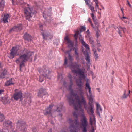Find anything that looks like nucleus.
<instances>
[{"instance_id": "obj_1", "label": "nucleus", "mask_w": 132, "mask_h": 132, "mask_svg": "<svg viewBox=\"0 0 132 132\" xmlns=\"http://www.w3.org/2000/svg\"><path fill=\"white\" fill-rule=\"evenodd\" d=\"M81 96L79 97L77 94L76 96L73 95H70L68 97V102L70 105H73L74 107L75 111L73 112L74 117L77 118L79 114H81V127L82 128L83 132H87L86 127L88 125L87 119L84 114V109L82 108L81 104L84 105V107L86 108V102L83 96V92L81 89L80 88Z\"/></svg>"}, {"instance_id": "obj_2", "label": "nucleus", "mask_w": 132, "mask_h": 132, "mask_svg": "<svg viewBox=\"0 0 132 132\" xmlns=\"http://www.w3.org/2000/svg\"><path fill=\"white\" fill-rule=\"evenodd\" d=\"M64 39L67 42L68 46L70 50L66 51L64 52L65 53L68 54V57L69 61L68 62L67 57H65L64 60V65L66 68L69 67L71 69L72 73L74 74L79 75L80 78H84V73L85 69L84 68L79 69V68L81 66L80 64H78L76 63H73L72 62L73 59L70 54V52L73 48V42L70 40L67 36L65 37Z\"/></svg>"}, {"instance_id": "obj_3", "label": "nucleus", "mask_w": 132, "mask_h": 132, "mask_svg": "<svg viewBox=\"0 0 132 132\" xmlns=\"http://www.w3.org/2000/svg\"><path fill=\"white\" fill-rule=\"evenodd\" d=\"M33 55V52L30 51L26 49H24L22 51L21 54L15 61V62L19 64L20 70L21 71L22 68L25 65L24 63L29 59L32 60V55Z\"/></svg>"}, {"instance_id": "obj_4", "label": "nucleus", "mask_w": 132, "mask_h": 132, "mask_svg": "<svg viewBox=\"0 0 132 132\" xmlns=\"http://www.w3.org/2000/svg\"><path fill=\"white\" fill-rule=\"evenodd\" d=\"M85 89L87 90H88L89 93V95L88 96L89 101L88 104L89 106L87 108L86 104V108H85L86 109L87 111L88 114L89 115L94 114V105H92V103H93V96L91 92V88L90 86L89 83L88 82V79H87L86 82L85 84Z\"/></svg>"}, {"instance_id": "obj_5", "label": "nucleus", "mask_w": 132, "mask_h": 132, "mask_svg": "<svg viewBox=\"0 0 132 132\" xmlns=\"http://www.w3.org/2000/svg\"><path fill=\"white\" fill-rule=\"evenodd\" d=\"M68 121L70 124L69 128L71 132H77L76 130L80 128L78 120L76 118L73 120H72L71 118H69Z\"/></svg>"}, {"instance_id": "obj_6", "label": "nucleus", "mask_w": 132, "mask_h": 132, "mask_svg": "<svg viewBox=\"0 0 132 132\" xmlns=\"http://www.w3.org/2000/svg\"><path fill=\"white\" fill-rule=\"evenodd\" d=\"M42 70L39 71L40 73L41 74L39 78V81L40 82H42L43 81L44 77L47 79H50V74L51 72L49 70L48 68L46 67Z\"/></svg>"}, {"instance_id": "obj_7", "label": "nucleus", "mask_w": 132, "mask_h": 132, "mask_svg": "<svg viewBox=\"0 0 132 132\" xmlns=\"http://www.w3.org/2000/svg\"><path fill=\"white\" fill-rule=\"evenodd\" d=\"M16 124V128L19 130L24 132L26 130L27 126L24 121L22 120H18Z\"/></svg>"}, {"instance_id": "obj_8", "label": "nucleus", "mask_w": 132, "mask_h": 132, "mask_svg": "<svg viewBox=\"0 0 132 132\" xmlns=\"http://www.w3.org/2000/svg\"><path fill=\"white\" fill-rule=\"evenodd\" d=\"M36 13V12H32L31 9L29 7L26 8L24 9V13L26 15L25 17L27 20L29 21L30 18L33 16V15Z\"/></svg>"}, {"instance_id": "obj_9", "label": "nucleus", "mask_w": 132, "mask_h": 132, "mask_svg": "<svg viewBox=\"0 0 132 132\" xmlns=\"http://www.w3.org/2000/svg\"><path fill=\"white\" fill-rule=\"evenodd\" d=\"M42 25H40L39 26L40 29L42 31L41 32L42 36H43V38L44 39H51L53 37V36L52 35H49L47 33V32L46 30H44L43 32V30L42 29Z\"/></svg>"}, {"instance_id": "obj_10", "label": "nucleus", "mask_w": 132, "mask_h": 132, "mask_svg": "<svg viewBox=\"0 0 132 132\" xmlns=\"http://www.w3.org/2000/svg\"><path fill=\"white\" fill-rule=\"evenodd\" d=\"M83 53L84 56L85 57V59L87 62V65L88 67V69H87V70H88L90 68V57L89 56L88 52L87 51L85 50L83 51Z\"/></svg>"}, {"instance_id": "obj_11", "label": "nucleus", "mask_w": 132, "mask_h": 132, "mask_svg": "<svg viewBox=\"0 0 132 132\" xmlns=\"http://www.w3.org/2000/svg\"><path fill=\"white\" fill-rule=\"evenodd\" d=\"M18 49L16 47H13L11 50L10 53L9 58L10 59L14 58L17 53Z\"/></svg>"}, {"instance_id": "obj_12", "label": "nucleus", "mask_w": 132, "mask_h": 132, "mask_svg": "<svg viewBox=\"0 0 132 132\" xmlns=\"http://www.w3.org/2000/svg\"><path fill=\"white\" fill-rule=\"evenodd\" d=\"M13 97L14 99L16 100H18L19 99L21 100L23 97V94L21 91L15 92L14 94Z\"/></svg>"}, {"instance_id": "obj_13", "label": "nucleus", "mask_w": 132, "mask_h": 132, "mask_svg": "<svg viewBox=\"0 0 132 132\" xmlns=\"http://www.w3.org/2000/svg\"><path fill=\"white\" fill-rule=\"evenodd\" d=\"M115 30L119 34L121 37L122 36V32L124 33L126 31V29L125 27L122 28L120 26L116 28Z\"/></svg>"}, {"instance_id": "obj_14", "label": "nucleus", "mask_w": 132, "mask_h": 132, "mask_svg": "<svg viewBox=\"0 0 132 132\" xmlns=\"http://www.w3.org/2000/svg\"><path fill=\"white\" fill-rule=\"evenodd\" d=\"M53 104H51L48 107L46 108L45 110L43 111V113L45 115H47L48 114H50L51 115V111L52 108L53 106Z\"/></svg>"}, {"instance_id": "obj_15", "label": "nucleus", "mask_w": 132, "mask_h": 132, "mask_svg": "<svg viewBox=\"0 0 132 132\" xmlns=\"http://www.w3.org/2000/svg\"><path fill=\"white\" fill-rule=\"evenodd\" d=\"M22 29V25L21 24H18L13 27L9 31V32H11L12 31H19Z\"/></svg>"}, {"instance_id": "obj_16", "label": "nucleus", "mask_w": 132, "mask_h": 132, "mask_svg": "<svg viewBox=\"0 0 132 132\" xmlns=\"http://www.w3.org/2000/svg\"><path fill=\"white\" fill-rule=\"evenodd\" d=\"M85 72H84V74L85 73ZM76 74L77 76L78 75L79 76V78L80 79H78L76 80V84L80 88H82V83L81 80L85 79L86 78V76H85V74H84V76H85L84 78H79V75L78 74Z\"/></svg>"}, {"instance_id": "obj_17", "label": "nucleus", "mask_w": 132, "mask_h": 132, "mask_svg": "<svg viewBox=\"0 0 132 132\" xmlns=\"http://www.w3.org/2000/svg\"><path fill=\"white\" fill-rule=\"evenodd\" d=\"M70 85L68 88V89L70 91V95H73L75 96H76L77 94L74 93L73 89L72 88V86L73 85V83L72 80L70 81Z\"/></svg>"}, {"instance_id": "obj_18", "label": "nucleus", "mask_w": 132, "mask_h": 132, "mask_svg": "<svg viewBox=\"0 0 132 132\" xmlns=\"http://www.w3.org/2000/svg\"><path fill=\"white\" fill-rule=\"evenodd\" d=\"M80 40L81 42L82 45L84 46L86 49V50L87 51H90V48L89 47V45L86 43L84 41L83 39L82 38L81 39L80 37Z\"/></svg>"}, {"instance_id": "obj_19", "label": "nucleus", "mask_w": 132, "mask_h": 132, "mask_svg": "<svg viewBox=\"0 0 132 132\" xmlns=\"http://www.w3.org/2000/svg\"><path fill=\"white\" fill-rule=\"evenodd\" d=\"M12 124V122L11 121L9 120H7L5 121L3 123V126L5 127H10L11 124ZM6 129H7L9 131L8 129H10L8 128Z\"/></svg>"}, {"instance_id": "obj_20", "label": "nucleus", "mask_w": 132, "mask_h": 132, "mask_svg": "<svg viewBox=\"0 0 132 132\" xmlns=\"http://www.w3.org/2000/svg\"><path fill=\"white\" fill-rule=\"evenodd\" d=\"M90 118V122L91 125L96 123L95 118L94 114L91 115L89 116Z\"/></svg>"}, {"instance_id": "obj_21", "label": "nucleus", "mask_w": 132, "mask_h": 132, "mask_svg": "<svg viewBox=\"0 0 132 132\" xmlns=\"http://www.w3.org/2000/svg\"><path fill=\"white\" fill-rule=\"evenodd\" d=\"M38 95L39 97H43V96L45 95H46L47 96H48V93H44L42 89L40 90L38 93Z\"/></svg>"}, {"instance_id": "obj_22", "label": "nucleus", "mask_w": 132, "mask_h": 132, "mask_svg": "<svg viewBox=\"0 0 132 132\" xmlns=\"http://www.w3.org/2000/svg\"><path fill=\"white\" fill-rule=\"evenodd\" d=\"M9 100V99L6 97H0V101H2L4 104H6L8 102Z\"/></svg>"}, {"instance_id": "obj_23", "label": "nucleus", "mask_w": 132, "mask_h": 132, "mask_svg": "<svg viewBox=\"0 0 132 132\" xmlns=\"http://www.w3.org/2000/svg\"><path fill=\"white\" fill-rule=\"evenodd\" d=\"M24 38L25 40L29 41L31 40V36L28 34L25 33L24 35Z\"/></svg>"}, {"instance_id": "obj_24", "label": "nucleus", "mask_w": 132, "mask_h": 132, "mask_svg": "<svg viewBox=\"0 0 132 132\" xmlns=\"http://www.w3.org/2000/svg\"><path fill=\"white\" fill-rule=\"evenodd\" d=\"M5 1L4 0L0 1V10L2 11L5 6Z\"/></svg>"}, {"instance_id": "obj_25", "label": "nucleus", "mask_w": 132, "mask_h": 132, "mask_svg": "<svg viewBox=\"0 0 132 132\" xmlns=\"http://www.w3.org/2000/svg\"><path fill=\"white\" fill-rule=\"evenodd\" d=\"M88 38L90 43L92 44V48L95 47V46L94 44V41L92 37H89Z\"/></svg>"}, {"instance_id": "obj_26", "label": "nucleus", "mask_w": 132, "mask_h": 132, "mask_svg": "<svg viewBox=\"0 0 132 132\" xmlns=\"http://www.w3.org/2000/svg\"><path fill=\"white\" fill-rule=\"evenodd\" d=\"M13 79L11 78L9 80L6 81L5 84V85L6 86H9L11 84H13L14 83L12 82V80Z\"/></svg>"}, {"instance_id": "obj_27", "label": "nucleus", "mask_w": 132, "mask_h": 132, "mask_svg": "<svg viewBox=\"0 0 132 132\" xmlns=\"http://www.w3.org/2000/svg\"><path fill=\"white\" fill-rule=\"evenodd\" d=\"M7 72V70L5 69L0 74V78L3 79L5 78Z\"/></svg>"}, {"instance_id": "obj_28", "label": "nucleus", "mask_w": 132, "mask_h": 132, "mask_svg": "<svg viewBox=\"0 0 132 132\" xmlns=\"http://www.w3.org/2000/svg\"><path fill=\"white\" fill-rule=\"evenodd\" d=\"M9 18V15L8 14H6L4 15L3 17V21L5 23H7L8 22V20Z\"/></svg>"}, {"instance_id": "obj_29", "label": "nucleus", "mask_w": 132, "mask_h": 132, "mask_svg": "<svg viewBox=\"0 0 132 132\" xmlns=\"http://www.w3.org/2000/svg\"><path fill=\"white\" fill-rule=\"evenodd\" d=\"M92 50L94 52V54L95 59H98V56L97 53L96 49L95 47H94L92 48Z\"/></svg>"}, {"instance_id": "obj_30", "label": "nucleus", "mask_w": 132, "mask_h": 132, "mask_svg": "<svg viewBox=\"0 0 132 132\" xmlns=\"http://www.w3.org/2000/svg\"><path fill=\"white\" fill-rule=\"evenodd\" d=\"M94 24H95V26H94L93 25V26L92 27L95 30L98 29L99 24L96 21V20L94 21Z\"/></svg>"}, {"instance_id": "obj_31", "label": "nucleus", "mask_w": 132, "mask_h": 132, "mask_svg": "<svg viewBox=\"0 0 132 132\" xmlns=\"http://www.w3.org/2000/svg\"><path fill=\"white\" fill-rule=\"evenodd\" d=\"M51 12H47L46 11H45L43 14V16L44 18H45L47 17V16H50L51 15Z\"/></svg>"}, {"instance_id": "obj_32", "label": "nucleus", "mask_w": 132, "mask_h": 132, "mask_svg": "<svg viewBox=\"0 0 132 132\" xmlns=\"http://www.w3.org/2000/svg\"><path fill=\"white\" fill-rule=\"evenodd\" d=\"M87 6L90 9L92 12V13H93L94 11L93 6L91 5L90 4L88 5Z\"/></svg>"}, {"instance_id": "obj_33", "label": "nucleus", "mask_w": 132, "mask_h": 132, "mask_svg": "<svg viewBox=\"0 0 132 132\" xmlns=\"http://www.w3.org/2000/svg\"><path fill=\"white\" fill-rule=\"evenodd\" d=\"M75 34H74V37L76 40H77V36L79 34V31L78 30L77 31H75Z\"/></svg>"}, {"instance_id": "obj_34", "label": "nucleus", "mask_w": 132, "mask_h": 132, "mask_svg": "<svg viewBox=\"0 0 132 132\" xmlns=\"http://www.w3.org/2000/svg\"><path fill=\"white\" fill-rule=\"evenodd\" d=\"M96 109L97 110H100L102 111V109L101 108L100 105L98 103H97L96 104Z\"/></svg>"}, {"instance_id": "obj_35", "label": "nucleus", "mask_w": 132, "mask_h": 132, "mask_svg": "<svg viewBox=\"0 0 132 132\" xmlns=\"http://www.w3.org/2000/svg\"><path fill=\"white\" fill-rule=\"evenodd\" d=\"M5 117L3 114L0 113V121L1 122L3 121Z\"/></svg>"}, {"instance_id": "obj_36", "label": "nucleus", "mask_w": 132, "mask_h": 132, "mask_svg": "<svg viewBox=\"0 0 132 132\" xmlns=\"http://www.w3.org/2000/svg\"><path fill=\"white\" fill-rule=\"evenodd\" d=\"M130 91L129 90L128 92V94H127V95H126V94H125L126 92H125V91L124 92V94H123L124 96L122 97V99L126 98L128 96V95L130 93Z\"/></svg>"}, {"instance_id": "obj_37", "label": "nucleus", "mask_w": 132, "mask_h": 132, "mask_svg": "<svg viewBox=\"0 0 132 132\" xmlns=\"http://www.w3.org/2000/svg\"><path fill=\"white\" fill-rule=\"evenodd\" d=\"M90 15L93 21H94L96 20V17L94 15L93 13H91L90 14Z\"/></svg>"}, {"instance_id": "obj_38", "label": "nucleus", "mask_w": 132, "mask_h": 132, "mask_svg": "<svg viewBox=\"0 0 132 132\" xmlns=\"http://www.w3.org/2000/svg\"><path fill=\"white\" fill-rule=\"evenodd\" d=\"M62 105L60 106V107H58L56 111H57V112H60L62 110Z\"/></svg>"}, {"instance_id": "obj_39", "label": "nucleus", "mask_w": 132, "mask_h": 132, "mask_svg": "<svg viewBox=\"0 0 132 132\" xmlns=\"http://www.w3.org/2000/svg\"><path fill=\"white\" fill-rule=\"evenodd\" d=\"M100 31L98 29L97 30V31L96 32V36L97 38H98L100 35Z\"/></svg>"}, {"instance_id": "obj_40", "label": "nucleus", "mask_w": 132, "mask_h": 132, "mask_svg": "<svg viewBox=\"0 0 132 132\" xmlns=\"http://www.w3.org/2000/svg\"><path fill=\"white\" fill-rule=\"evenodd\" d=\"M78 49L77 48H75V55L77 56H78Z\"/></svg>"}, {"instance_id": "obj_41", "label": "nucleus", "mask_w": 132, "mask_h": 132, "mask_svg": "<svg viewBox=\"0 0 132 132\" xmlns=\"http://www.w3.org/2000/svg\"><path fill=\"white\" fill-rule=\"evenodd\" d=\"M10 130L12 131H13L14 130V127L13 125L12 124H11V126L10 127Z\"/></svg>"}, {"instance_id": "obj_42", "label": "nucleus", "mask_w": 132, "mask_h": 132, "mask_svg": "<svg viewBox=\"0 0 132 132\" xmlns=\"http://www.w3.org/2000/svg\"><path fill=\"white\" fill-rule=\"evenodd\" d=\"M86 3V5H89L90 4L89 3V2H90V0H84Z\"/></svg>"}, {"instance_id": "obj_43", "label": "nucleus", "mask_w": 132, "mask_h": 132, "mask_svg": "<svg viewBox=\"0 0 132 132\" xmlns=\"http://www.w3.org/2000/svg\"><path fill=\"white\" fill-rule=\"evenodd\" d=\"M88 21L90 23V25H91V26H93V24L92 22L91 19L90 18H88Z\"/></svg>"}, {"instance_id": "obj_44", "label": "nucleus", "mask_w": 132, "mask_h": 132, "mask_svg": "<svg viewBox=\"0 0 132 132\" xmlns=\"http://www.w3.org/2000/svg\"><path fill=\"white\" fill-rule=\"evenodd\" d=\"M68 77L70 80V81L72 80V77L71 75L69 74L68 75Z\"/></svg>"}, {"instance_id": "obj_45", "label": "nucleus", "mask_w": 132, "mask_h": 132, "mask_svg": "<svg viewBox=\"0 0 132 132\" xmlns=\"http://www.w3.org/2000/svg\"><path fill=\"white\" fill-rule=\"evenodd\" d=\"M97 47L100 48L101 47H102V46L100 44V42H98V43H97Z\"/></svg>"}, {"instance_id": "obj_46", "label": "nucleus", "mask_w": 132, "mask_h": 132, "mask_svg": "<svg viewBox=\"0 0 132 132\" xmlns=\"http://www.w3.org/2000/svg\"><path fill=\"white\" fill-rule=\"evenodd\" d=\"M0 132H9L7 129H3L2 131L0 130Z\"/></svg>"}, {"instance_id": "obj_47", "label": "nucleus", "mask_w": 132, "mask_h": 132, "mask_svg": "<svg viewBox=\"0 0 132 132\" xmlns=\"http://www.w3.org/2000/svg\"><path fill=\"white\" fill-rule=\"evenodd\" d=\"M81 29L82 31H84L86 30V27L85 26H83L81 27Z\"/></svg>"}, {"instance_id": "obj_48", "label": "nucleus", "mask_w": 132, "mask_h": 132, "mask_svg": "<svg viewBox=\"0 0 132 132\" xmlns=\"http://www.w3.org/2000/svg\"><path fill=\"white\" fill-rule=\"evenodd\" d=\"M99 5L98 4L96 5L95 6V9H96V11H97V9H99Z\"/></svg>"}, {"instance_id": "obj_49", "label": "nucleus", "mask_w": 132, "mask_h": 132, "mask_svg": "<svg viewBox=\"0 0 132 132\" xmlns=\"http://www.w3.org/2000/svg\"><path fill=\"white\" fill-rule=\"evenodd\" d=\"M19 3L20 4H25L23 1L22 0H20L19 2Z\"/></svg>"}, {"instance_id": "obj_50", "label": "nucleus", "mask_w": 132, "mask_h": 132, "mask_svg": "<svg viewBox=\"0 0 132 132\" xmlns=\"http://www.w3.org/2000/svg\"><path fill=\"white\" fill-rule=\"evenodd\" d=\"M4 90L3 89H0V94H1L3 93L4 92Z\"/></svg>"}, {"instance_id": "obj_51", "label": "nucleus", "mask_w": 132, "mask_h": 132, "mask_svg": "<svg viewBox=\"0 0 132 132\" xmlns=\"http://www.w3.org/2000/svg\"><path fill=\"white\" fill-rule=\"evenodd\" d=\"M94 2H95L96 5H97V4H98L99 2L98 1V0H96V1Z\"/></svg>"}, {"instance_id": "obj_52", "label": "nucleus", "mask_w": 132, "mask_h": 132, "mask_svg": "<svg viewBox=\"0 0 132 132\" xmlns=\"http://www.w3.org/2000/svg\"><path fill=\"white\" fill-rule=\"evenodd\" d=\"M33 132H37L36 130V128H34L32 129Z\"/></svg>"}, {"instance_id": "obj_53", "label": "nucleus", "mask_w": 132, "mask_h": 132, "mask_svg": "<svg viewBox=\"0 0 132 132\" xmlns=\"http://www.w3.org/2000/svg\"><path fill=\"white\" fill-rule=\"evenodd\" d=\"M127 2H128V4L130 8H131L132 7V6H131V5L129 3V2L128 1H127Z\"/></svg>"}, {"instance_id": "obj_54", "label": "nucleus", "mask_w": 132, "mask_h": 132, "mask_svg": "<svg viewBox=\"0 0 132 132\" xmlns=\"http://www.w3.org/2000/svg\"><path fill=\"white\" fill-rule=\"evenodd\" d=\"M110 118H111V121H112V119L113 118V117L112 116V115L110 116Z\"/></svg>"}, {"instance_id": "obj_55", "label": "nucleus", "mask_w": 132, "mask_h": 132, "mask_svg": "<svg viewBox=\"0 0 132 132\" xmlns=\"http://www.w3.org/2000/svg\"><path fill=\"white\" fill-rule=\"evenodd\" d=\"M80 38L81 39L82 38V39H83V38L82 37L81 35V34H80L79 35V39H80Z\"/></svg>"}, {"instance_id": "obj_56", "label": "nucleus", "mask_w": 132, "mask_h": 132, "mask_svg": "<svg viewBox=\"0 0 132 132\" xmlns=\"http://www.w3.org/2000/svg\"><path fill=\"white\" fill-rule=\"evenodd\" d=\"M121 10L122 12L123 13V8H121Z\"/></svg>"}, {"instance_id": "obj_57", "label": "nucleus", "mask_w": 132, "mask_h": 132, "mask_svg": "<svg viewBox=\"0 0 132 132\" xmlns=\"http://www.w3.org/2000/svg\"><path fill=\"white\" fill-rule=\"evenodd\" d=\"M97 49L98 51H99V52L101 50V49L100 48L97 47Z\"/></svg>"}, {"instance_id": "obj_58", "label": "nucleus", "mask_w": 132, "mask_h": 132, "mask_svg": "<svg viewBox=\"0 0 132 132\" xmlns=\"http://www.w3.org/2000/svg\"><path fill=\"white\" fill-rule=\"evenodd\" d=\"M86 32L88 33L89 34L90 33V32L89 31V30L88 29L87 31H86Z\"/></svg>"}, {"instance_id": "obj_59", "label": "nucleus", "mask_w": 132, "mask_h": 132, "mask_svg": "<svg viewBox=\"0 0 132 132\" xmlns=\"http://www.w3.org/2000/svg\"><path fill=\"white\" fill-rule=\"evenodd\" d=\"M91 132H94V130L93 128L92 129Z\"/></svg>"}, {"instance_id": "obj_60", "label": "nucleus", "mask_w": 132, "mask_h": 132, "mask_svg": "<svg viewBox=\"0 0 132 132\" xmlns=\"http://www.w3.org/2000/svg\"><path fill=\"white\" fill-rule=\"evenodd\" d=\"M2 42L1 40L0 39V46L2 45Z\"/></svg>"}, {"instance_id": "obj_61", "label": "nucleus", "mask_w": 132, "mask_h": 132, "mask_svg": "<svg viewBox=\"0 0 132 132\" xmlns=\"http://www.w3.org/2000/svg\"><path fill=\"white\" fill-rule=\"evenodd\" d=\"M59 116L60 117H61L62 116V115L61 114H59Z\"/></svg>"}, {"instance_id": "obj_62", "label": "nucleus", "mask_w": 132, "mask_h": 132, "mask_svg": "<svg viewBox=\"0 0 132 132\" xmlns=\"http://www.w3.org/2000/svg\"><path fill=\"white\" fill-rule=\"evenodd\" d=\"M122 18H123V19H126V18H126V17H125V16H123L122 17V18H121V19L122 20Z\"/></svg>"}, {"instance_id": "obj_63", "label": "nucleus", "mask_w": 132, "mask_h": 132, "mask_svg": "<svg viewBox=\"0 0 132 132\" xmlns=\"http://www.w3.org/2000/svg\"><path fill=\"white\" fill-rule=\"evenodd\" d=\"M66 82L65 81H64L63 82V84L64 85H65V84H66Z\"/></svg>"}, {"instance_id": "obj_64", "label": "nucleus", "mask_w": 132, "mask_h": 132, "mask_svg": "<svg viewBox=\"0 0 132 132\" xmlns=\"http://www.w3.org/2000/svg\"><path fill=\"white\" fill-rule=\"evenodd\" d=\"M52 131V129H50V130L48 131V132H51Z\"/></svg>"}]
</instances>
